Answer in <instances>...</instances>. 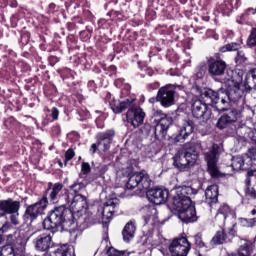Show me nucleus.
<instances>
[{
    "mask_svg": "<svg viewBox=\"0 0 256 256\" xmlns=\"http://www.w3.org/2000/svg\"><path fill=\"white\" fill-rule=\"evenodd\" d=\"M185 86L179 84H166L158 89V95L160 97V105L164 109H169L175 105V95L177 91H183Z\"/></svg>",
    "mask_w": 256,
    "mask_h": 256,
    "instance_id": "12",
    "label": "nucleus"
},
{
    "mask_svg": "<svg viewBox=\"0 0 256 256\" xmlns=\"http://www.w3.org/2000/svg\"><path fill=\"white\" fill-rule=\"evenodd\" d=\"M244 155H247V157H249V159H251L252 161H256V148L255 147L249 148L248 153Z\"/></svg>",
    "mask_w": 256,
    "mask_h": 256,
    "instance_id": "64",
    "label": "nucleus"
},
{
    "mask_svg": "<svg viewBox=\"0 0 256 256\" xmlns=\"http://www.w3.org/2000/svg\"><path fill=\"white\" fill-rule=\"evenodd\" d=\"M117 205H119V199L118 198L108 199L104 204L103 213H105V211H107L108 207H112V209H115V207H117Z\"/></svg>",
    "mask_w": 256,
    "mask_h": 256,
    "instance_id": "50",
    "label": "nucleus"
},
{
    "mask_svg": "<svg viewBox=\"0 0 256 256\" xmlns=\"http://www.w3.org/2000/svg\"><path fill=\"white\" fill-rule=\"evenodd\" d=\"M122 177L118 180V185L125 191H133L135 187L139 191H147L151 188V176L145 170L133 174V166H128L122 171Z\"/></svg>",
    "mask_w": 256,
    "mask_h": 256,
    "instance_id": "6",
    "label": "nucleus"
},
{
    "mask_svg": "<svg viewBox=\"0 0 256 256\" xmlns=\"http://www.w3.org/2000/svg\"><path fill=\"white\" fill-rule=\"evenodd\" d=\"M194 245L198 247V249H203V247H207L205 241L203 240V233L198 232L193 236Z\"/></svg>",
    "mask_w": 256,
    "mask_h": 256,
    "instance_id": "46",
    "label": "nucleus"
},
{
    "mask_svg": "<svg viewBox=\"0 0 256 256\" xmlns=\"http://www.w3.org/2000/svg\"><path fill=\"white\" fill-rule=\"evenodd\" d=\"M81 173L82 175H89L91 173V164L89 162H82Z\"/></svg>",
    "mask_w": 256,
    "mask_h": 256,
    "instance_id": "61",
    "label": "nucleus"
},
{
    "mask_svg": "<svg viewBox=\"0 0 256 256\" xmlns=\"http://www.w3.org/2000/svg\"><path fill=\"white\" fill-rule=\"evenodd\" d=\"M30 41L32 43H38L41 51H47V38L39 34V32H30Z\"/></svg>",
    "mask_w": 256,
    "mask_h": 256,
    "instance_id": "28",
    "label": "nucleus"
},
{
    "mask_svg": "<svg viewBox=\"0 0 256 256\" xmlns=\"http://www.w3.org/2000/svg\"><path fill=\"white\" fill-rule=\"evenodd\" d=\"M87 185L81 181V179H77L72 185L69 186V190L74 192V195H80L81 191L85 189Z\"/></svg>",
    "mask_w": 256,
    "mask_h": 256,
    "instance_id": "39",
    "label": "nucleus"
},
{
    "mask_svg": "<svg viewBox=\"0 0 256 256\" xmlns=\"http://www.w3.org/2000/svg\"><path fill=\"white\" fill-rule=\"evenodd\" d=\"M73 157H75V150H73V148H69L65 152V162H64L65 167H67V163H69V161H71Z\"/></svg>",
    "mask_w": 256,
    "mask_h": 256,
    "instance_id": "57",
    "label": "nucleus"
},
{
    "mask_svg": "<svg viewBox=\"0 0 256 256\" xmlns=\"http://www.w3.org/2000/svg\"><path fill=\"white\" fill-rule=\"evenodd\" d=\"M11 227H13V223H11V221H6L0 228V235H5V233L11 229Z\"/></svg>",
    "mask_w": 256,
    "mask_h": 256,
    "instance_id": "63",
    "label": "nucleus"
},
{
    "mask_svg": "<svg viewBox=\"0 0 256 256\" xmlns=\"http://www.w3.org/2000/svg\"><path fill=\"white\" fill-rule=\"evenodd\" d=\"M74 63L76 65V67H78V65H80L81 67H83V69H89L91 67V62H89V60H87V54H85V53H82L79 56H75Z\"/></svg>",
    "mask_w": 256,
    "mask_h": 256,
    "instance_id": "36",
    "label": "nucleus"
},
{
    "mask_svg": "<svg viewBox=\"0 0 256 256\" xmlns=\"http://www.w3.org/2000/svg\"><path fill=\"white\" fill-rule=\"evenodd\" d=\"M223 99V86L217 91L211 88H203L200 90V100L208 107H214L218 113H225L226 111L225 105H223Z\"/></svg>",
    "mask_w": 256,
    "mask_h": 256,
    "instance_id": "10",
    "label": "nucleus"
},
{
    "mask_svg": "<svg viewBox=\"0 0 256 256\" xmlns=\"http://www.w3.org/2000/svg\"><path fill=\"white\" fill-rule=\"evenodd\" d=\"M63 183L57 182L53 185L52 189L48 193V202L53 203V205L59 203V199H62L65 201V198L63 197V193L65 191H69V189L64 188L63 189Z\"/></svg>",
    "mask_w": 256,
    "mask_h": 256,
    "instance_id": "22",
    "label": "nucleus"
},
{
    "mask_svg": "<svg viewBox=\"0 0 256 256\" xmlns=\"http://www.w3.org/2000/svg\"><path fill=\"white\" fill-rule=\"evenodd\" d=\"M62 231H68L70 235V241H76L79 235V230L77 229V219L74 220L73 226H70L69 229H62Z\"/></svg>",
    "mask_w": 256,
    "mask_h": 256,
    "instance_id": "43",
    "label": "nucleus"
},
{
    "mask_svg": "<svg viewBox=\"0 0 256 256\" xmlns=\"http://www.w3.org/2000/svg\"><path fill=\"white\" fill-rule=\"evenodd\" d=\"M237 227V224H233L232 227L228 228V241H231L232 239H235L237 237V230L235 229Z\"/></svg>",
    "mask_w": 256,
    "mask_h": 256,
    "instance_id": "58",
    "label": "nucleus"
},
{
    "mask_svg": "<svg viewBox=\"0 0 256 256\" xmlns=\"http://www.w3.org/2000/svg\"><path fill=\"white\" fill-rule=\"evenodd\" d=\"M208 75L211 79H218L223 77L227 71H233L231 68H227V62L219 57V54L215 56L207 57Z\"/></svg>",
    "mask_w": 256,
    "mask_h": 256,
    "instance_id": "13",
    "label": "nucleus"
},
{
    "mask_svg": "<svg viewBox=\"0 0 256 256\" xmlns=\"http://www.w3.org/2000/svg\"><path fill=\"white\" fill-rule=\"evenodd\" d=\"M137 231V226L135 225V222L129 221L126 223L122 230V237L125 243H129L131 239L135 237V232Z\"/></svg>",
    "mask_w": 256,
    "mask_h": 256,
    "instance_id": "25",
    "label": "nucleus"
},
{
    "mask_svg": "<svg viewBox=\"0 0 256 256\" xmlns=\"http://www.w3.org/2000/svg\"><path fill=\"white\" fill-rule=\"evenodd\" d=\"M254 249L255 246L253 245V242L245 239L244 243H242L237 249V252L231 253L228 256H251L253 255Z\"/></svg>",
    "mask_w": 256,
    "mask_h": 256,
    "instance_id": "24",
    "label": "nucleus"
},
{
    "mask_svg": "<svg viewBox=\"0 0 256 256\" xmlns=\"http://www.w3.org/2000/svg\"><path fill=\"white\" fill-rule=\"evenodd\" d=\"M243 163V156H236L232 159V169L241 171Z\"/></svg>",
    "mask_w": 256,
    "mask_h": 256,
    "instance_id": "49",
    "label": "nucleus"
},
{
    "mask_svg": "<svg viewBox=\"0 0 256 256\" xmlns=\"http://www.w3.org/2000/svg\"><path fill=\"white\" fill-rule=\"evenodd\" d=\"M180 131L186 139H189L193 135V131H195V122L193 120H187L180 128Z\"/></svg>",
    "mask_w": 256,
    "mask_h": 256,
    "instance_id": "32",
    "label": "nucleus"
},
{
    "mask_svg": "<svg viewBox=\"0 0 256 256\" xmlns=\"http://www.w3.org/2000/svg\"><path fill=\"white\" fill-rule=\"evenodd\" d=\"M104 71L106 72V75H108L109 77H117V66L115 65L104 67Z\"/></svg>",
    "mask_w": 256,
    "mask_h": 256,
    "instance_id": "54",
    "label": "nucleus"
},
{
    "mask_svg": "<svg viewBox=\"0 0 256 256\" xmlns=\"http://www.w3.org/2000/svg\"><path fill=\"white\" fill-rule=\"evenodd\" d=\"M106 253L108 256H129V255H131V253L127 250H117L114 247H110Z\"/></svg>",
    "mask_w": 256,
    "mask_h": 256,
    "instance_id": "45",
    "label": "nucleus"
},
{
    "mask_svg": "<svg viewBox=\"0 0 256 256\" xmlns=\"http://www.w3.org/2000/svg\"><path fill=\"white\" fill-rule=\"evenodd\" d=\"M62 197L64 198V203L48 211L42 222L43 229L53 235L59 233V229H69V227L75 225V214L67 207L71 203V192L65 190L62 193Z\"/></svg>",
    "mask_w": 256,
    "mask_h": 256,
    "instance_id": "2",
    "label": "nucleus"
},
{
    "mask_svg": "<svg viewBox=\"0 0 256 256\" xmlns=\"http://www.w3.org/2000/svg\"><path fill=\"white\" fill-rule=\"evenodd\" d=\"M73 215L75 213H81L84 209H89V203L87 202V197L83 196L82 194H75L72 199H70L69 205Z\"/></svg>",
    "mask_w": 256,
    "mask_h": 256,
    "instance_id": "19",
    "label": "nucleus"
},
{
    "mask_svg": "<svg viewBox=\"0 0 256 256\" xmlns=\"http://www.w3.org/2000/svg\"><path fill=\"white\" fill-rule=\"evenodd\" d=\"M185 141H187V138L180 130L178 133L172 134L170 137H168V145L171 147H173V145L185 143Z\"/></svg>",
    "mask_w": 256,
    "mask_h": 256,
    "instance_id": "31",
    "label": "nucleus"
},
{
    "mask_svg": "<svg viewBox=\"0 0 256 256\" xmlns=\"http://www.w3.org/2000/svg\"><path fill=\"white\" fill-rule=\"evenodd\" d=\"M219 13H222L224 17H229L233 13V0H223L217 7Z\"/></svg>",
    "mask_w": 256,
    "mask_h": 256,
    "instance_id": "30",
    "label": "nucleus"
},
{
    "mask_svg": "<svg viewBox=\"0 0 256 256\" xmlns=\"http://www.w3.org/2000/svg\"><path fill=\"white\" fill-rule=\"evenodd\" d=\"M67 48L68 51H75L76 49H79V40L76 38L75 35L70 34L67 36Z\"/></svg>",
    "mask_w": 256,
    "mask_h": 256,
    "instance_id": "41",
    "label": "nucleus"
},
{
    "mask_svg": "<svg viewBox=\"0 0 256 256\" xmlns=\"http://www.w3.org/2000/svg\"><path fill=\"white\" fill-rule=\"evenodd\" d=\"M192 115L195 119H200L202 123H207L213 115L211 106H208L203 100H194L192 103Z\"/></svg>",
    "mask_w": 256,
    "mask_h": 256,
    "instance_id": "16",
    "label": "nucleus"
},
{
    "mask_svg": "<svg viewBox=\"0 0 256 256\" xmlns=\"http://www.w3.org/2000/svg\"><path fill=\"white\" fill-rule=\"evenodd\" d=\"M221 157V146L217 143H213L207 152L204 153V159L207 163V172L212 179H221L225 177L219 170V159Z\"/></svg>",
    "mask_w": 256,
    "mask_h": 256,
    "instance_id": "9",
    "label": "nucleus"
},
{
    "mask_svg": "<svg viewBox=\"0 0 256 256\" xmlns=\"http://www.w3.org/2000/svg\"><path fill=\"white\" fill-rule=\"evenodd\" d=\"M250 75L252 79V85H250L251 91H256V68L250 70Z\"/></svg>",
    "mask_w": 256,
    "mask_h": 256,
    "instance_id": "62",
    "label": "nucleus"
},
{
    "mask_svg": "<svg viewBox=\"0 0 256 256\" xmlns=\"http://www.w3.org/2000/svg\"><path fill=\"white\" fill-rule=\"evenodd\" d=\"M53 183H48V188L42 192L41 196L36 202L32 204L24 203V213L22 219L27 225H33L39 217L45 214L47 208L49 207V193L53 189Z\"/></svg>",
    "mask_w": 256,
    "mask_h": 256,
    "instance_id": "7",
    "label": "nucleus"
},
{
    "mask_svg": "<svg viewBox=\"0 0 256 256\" xmlns=\"http://www.w3.org/2000/svg\"><path fill=\"white\" fill-rule=\"evenodd\" d=\"M80 35V39L81 41H83V43H87V41H89V39H91V31L89 30H83L79 33Z\"/></svg>",
    "mask_w": 256,
    "mask_h": 256,
    "instance_id": "60",
    "label": "nucleus"
},
{
    "mask_svg": "<svg viewBox=\"0 0 256 256\" xmlns=\"http://www.w3.org/2000/svg\"><path fill=\"white\" fill-rule=\"evenodd\" d=\"M168 249L171 256H187L191 251V242L187 237H177L172 240Z\"/></svg>",
    "mask_w": 256,
    "mask_h": 256,
    "instance_id": "15",
    "label": "nucleus"
},
{
    "mask_svg": "<svg viewBox=\"0 0 256 256\" xmlns=\"http://www.w3.org/2000/svg\"><path fill=\"white\" fill-rule=\"evenodd\" d=\"M37 77H39V79H42L43 81H49L51 79V76L49 75V70L41 71L37 69Z\"/></svg>",
    "mask_w": 256,
    "mask_h": 256,
    "instance_id": "56",
    "label": "nucleus"
},
{
    "mask_svg": "<svg viewBox=\"0 0 256 256\" xmlns=\"http://www.w3.org/2000/svg\"><path fill=\"white\" fill-rule=\"evenodd\" d=\"M248 47H256V28H252L251 33L247 39Z\"/></svg>",
    "mask_w": 256,
    "mask_h": 256,
    "instance_id": "52",
    "label": "nucleus"
},
{
    "mask_svg": "<svg viewBox=\"0 0 256 256\" xmlns=\"http://www.w3.org/2000/svg\"><path fill=\"white\" fill-rule=\"evenodd\" d=\"M150 203L154 205H163L169 199V189L167 188H152L146 192Z\"/></svg>",
    "mask_w": 256,
    "mask_h": 256,
    "instance_id": "17",
    "label": "nucleus"
},
{
    "mask_svg": "<svg viewBox=\"0 0 256 256\" xmlns=\"http://www.w3.org/2000/svg\"><path fill=\"white\" fill-rule=\"evenodd\" d=\"M21 209V201L7 198L0 200V219L10 215L12 225H19V211Z\"/></svg>",
    "mask_w": 256,
    "mask_h": 256,
    "instance_id": "11",
    "label": "nucleus"
},
{
    "mask_svg": "<svg viewBox=\"0 0 256 256\" xmlns=\"http://www.w3.org/2000/svg\"><path fill=\"white\" fill-rule=\"evenodd\" d=\"M61 79H75V72L69 68H63L59 71Z\"/></svg>",
    "mask_w": 256,
    "mask_h": 256,
    "instance_id": "47",
    "label": "nucleus"
},
{
    "mask_svg": "<svg viewBox=\"0 0 256 256\" xmlns=\"http://www.w3.org/2000/svg\"><path fill=\"white\" fill-rule=\"evenodd\" d=\"M206 203L208 205H215L219 201V185L212 184L205 190Z\"/></svg>",
    "mask_w": 256,
    "mask_h": 256,
    "instance_id": "23",
    "label": "nucleus"
},
{
    "mask_svg": "<svg viewBox=\"0 0 256 256\" xmlns=\"http://www.w3.org/2000/svg\"><path fill=\"white\" fill-rule=\"evenodd\" d=\"M31 41V32L23 31L19 40L21 47H25V45H29Z\"/></svg>",
    "mask_w": 256,
    "mask_h": 256,
    "instance_id": "48",
    "label": "nucleus"
},
{
    "mask_svg": "<svg viewBox=\"0 0 256 256\" xmlns=\"http://www.w3.org/2000/svg\"><path fill=\"white\" fill-rule=\"evenodd\" d=\"M251 167H253V160L251 158H249V156L247 155H242V168L241 171H253V169H251Z\"/></svg>",
    "mask_w": 256,
    "mask_h": 256,
    "instance_id": "44",
    "label": "nucleus"
},
{
    "mask_svg": "<svg viewBox=\"0 0 256 256\" xmlns=\"http://www.w3.org/2000/svg\"><path fill=\"white\" fill-rule=\"evenodd\" d=\"M243 69L228 70L226 81L223 86V105L226 112L218 119L216 123L217 129L224 131L229 137L237 135V119L239 112L237 109H229L231 103H239L244 101L245 96L251 93V81L246 77L243 83Z\"/></svg>",
    "mask_w": 256,
    "mask_h": 256,
    "instance_id": "1",
    "label": "nucleus"
},
{
    "mask_svg": "<svg viewBox=\"0 0 256 256\" xmlns=\"http://www.w3.org/2000/svg\"><path fill=\"white\" fill-rule=\"evenodd\" d=\"M38 21V31H40V33L43 35H51V21L49 20V17L44 15L38 16Z\"/></svg>",
    "mask_w": 256,
    "mask_h": 256,
    "instance_id": "27",
    "label": "nucleus"
},
{
    "mask_svg": "<svg viewBox=\"0 0 256 256\" xmlns=\"http://www.w3.org/2000/svg\"><path fill=\"white\" fill-rule=\"evenodd\" d=\"M234 61L237 65V67H245V65H247V62L249 61V59L247 58L245 51L238 50V52L234 58Z\"/></svg>",
    "mask_w": 256,
    "mask_h": 256,
    "instance_id": "38",
    "label": "nucleus"
},
{
    "mask_svg": "<svg viewBox=\"0 0 256 256\" xmlns=\"http://www.w3.org/2000/svg\"><path fill=\"white\" fill-rule=\"evenodd\" d=\"M151 129H153V126H151V124L144 123V125L140 128V133L145 137H149V135L151 134Z\"/></svg>",
    "mask_w": 256,
    "mask_h": 256,
    "instance_id": "55",
    "label": "nucleus"
},
{
    "mask_svg": "<svg viewBox=\"0 0 256 256\" xmlns=\"http://www.w3.org/2000/svg\"><path fill=\"white\" fill-rule=\"evenodd\" d=\"M233 213V210L231 209V206L227 203H223L220 205V207L217 210V215H223L224 219H227L229 215Z\"/></svg>",
    "mask_w": 256,
    "mask_h": 256,
    "instance_id": "42",
    "label": "nucleus"
},
{
    "mask_svg": "<svg viewBox=\"0 0 256 256\" xmlns=\"http://www.w3.org/2000/svg\"><path fill=\"white\" fill-rule=\"evenodd\" d=\"M207 71H209V65H207L205 62H201L195 68V77L197 79H203V77L207 75Z\"/></svg>",
    "mask_w": 256,
    "mask_h": 256,
    "instance_id": "37",
    "label": "nucleus"
},
{
    "mask_svg": "<svg viewBox=\"0 0 256 256\" xmlns=\"http://www.w3.org/2000/svg\"><path fill=\"white\" fill-rule=\"evenodd\" d=\"M16 77L17 70L15 69V64L13 63H7L0 71V81H2V83H6L7 85L15 83Z\"/></svg>",
    "mask_w": 256,
    "mask_h": 256,
    "instance_id": "20",
    "label": "nucleus"
},
{
    "mask_svg": "<svg viewBox=\"0 0 256 256\" xmlns=\"http://www.w3.org/2000/svg\"><path fill=\"white\" fill-rule=\"evenodd\" d=\"M229 243V236L225 229L218 230L210 241V245H225Z\"/></svg>",
    "mask_w": 256,
    "mask_h": 256,
    "instance_id": "26",
    "label": "nucleus"
},
{
    "mask_svg": "<svg viewBox=\"0 0 256 256\" xmlns=\"http://www.w3.org/2000/svg\"><path fill=\"white\" fill-rule=\"evenodd\" d=\"M24 243L25 240L21 235L9 234L6 238V244L0 250V256H17L15 251H19Z\"/></svg>",
    "mask_w": 256,
    "mask_h": 256,
    "instance_id": "14",
    "label": "nucleus"
},
{
    "mask_svg": "<svg viewBox=\"0 0 256 256\" xmlns=\"http://www.w3.org/2000/svg\"><path fill=\"white\" fill-rule=\"evenodd\" d=\"M152 119L155 123L154 137L156 141H165L169 128L173 125V118L164 113L163 110H155Z\"/></svg>",
    "mask_w": 256,
    "mask_h": 256,
    "instance_id": "8",
    "label": "nucleus"
},
{
    "mask_svg": "<svg viewBox=\"0 0 256 256\" xmlns=\"http://www.w3.org/2000/svg\"><path fill=\"white\" fill-rule=\"evenodd\" d=\"M34 247L36 251L41 253L47 252L53 247V236L51 234L42 233L34 239Z\"/></svg>",
    "mask_w": 256,
    "mask_h": 256,
    "instance_id": "18",
    "label": "nucleus"
},
{
    "mask_svg": "<svg viewBox=\"0 0 256 256\" xmlns=\"http://www.w3.org/2000/svg\"><path fill=\"white\" fill-rule=\"evenodd\" d=\"M44 95L45 97H47L48 99H55V97H57V86H55L54 84H52L51 82H48L44 85Z\"/></svg>",
    "mask_w": 256,
    "mask_h": 256,
    "instance_id": "35",
    "label": "nucleus"
},
{
    "mask_svg": "<svg viewBox=\"0 0 256 256\" xmlns=\"http://www.w3.org/2000/svg\"><path fill=\"white\" fill-rule=\"evenodd\" d=\"M245 197H249L250 199H256V185L251 186V179H245L244 186Z\"/></svg>",
    "mask_w": 256,
    "mask_h": 256,
    "instance_id": "34",
    "label": "nucleus"
},
{
    "mask_svg": "<svg viewBox=\"0 0 256 256\" xmlns=\"http://www.w3.org/2000/svg\"><path fill=\"white\" fill-rule=\"evenodd\" d=\"M115 137L114 130H108L106 132L99 133L97 135L98 145H100V149L105 153L111 149V143L113 142V138Z\"/></svg>",
    "mask_w": 256,
    "mask_h": 256,
    "instance_id": "21",
    "label": "nucleus"
},
{
    "mask_svg": "<svg viewBox=\"0 0 256 256\" xmlns=\"http://www.w3.org/2000/svg\"><path fill=\"white\" fill-rule=\"evenodd\" d=\"M146 21H155V19H157V12H155V9H153V7H148L146 9Z\"/></svg>",
    "mask_w": 256,
    "mask_h": 256,
    "instance_id": "51",
    "label": "nucleus"
},
{
    "mask_svg": "<svg viewBox=\"0 0 256 256\" xmlns=\"http://www.w3.org/2000/svg\"><path fill=\"white\" fill-rule=\"evenodd\" d=\"M19 127H21V123L13 116H10L3 120V129L10 131V133H13V131H17Z\"/></svg>",
    "mask_w": 256,
    "mask_h": 256,
    "instance_id": "29",
    "label": "nucleus"
},
{
    "mask_svg": "<svg viewBox=\"0 0 256 256\" xmlns=\"http://www.w3.org/2000/svg\"><path fill=\"white\" fill-rule=\"evenodd\" d=\"M199 149H201V143L199 142L191 140L185 143L182 150L172 157V167L180 171V173L189 171L199 159Z\"/></svg>",
    "mask_w": 256,
    "mask_h": 256,
    "instance_id": "5",
    "label": "nucleus"
},
{
    "mask_svg": "<svg viewBox=\"0 0 256 256\" xmlns=\"http://www.w3.org/2000/svg\"><path fill=\"white\" fill-rule=\"evenodd\" d=\"M194 190L191 186H181L176 189L172 197V209L174 215L182 221L184 225H191L199 221L195 202L191 200Z\"/></svg>",
    "mask_w": 256,
    "mask_h": 256,
    "instance_id": "3",
    "label": "nucleus"
},
{
    "mask_svg": "<svg viewBox=\"0 0 256 256\" xmlns=\"http://www.w3.org/2000/svg\"><path fill=\"white\" fill-rule=\"evenodd\" d=\"M239 49H241V43H237V42H232V43H228L222 47L219 48L220 53H227V52H231V51H240Z\"/></svg>",
    "mask_w": 256,
    "mask_h": 256,
    "instance_id": "40",
    "label": "nucleus"
},
{
    "mask_svg": "<svg viewBox=\"0 0 256 256\" xmlns=\"http://www.w3.org/2000/svg\"><path fill=\"white\" fill-rule=\"evenodd\" d=\"M137 99L133 97H128L123 100H117L113 98L109 101V105L113 113L115 115H119L120 113H123V111L126 112V121L134 127V129H138V127H141L143 123H145V110L141 108V106L137 105L136 103Z\"/></svg>",
    "mask_w": 256,
    "mask_h": 256,
    "instance_id": "4",
    "label": "nucleus"
},
{
    "mask_svg": "<svg viewBox=\"0 0 256 256\" xmlns=\"http://www.w3.org/2000/svg\"><path fill=\"white\" fill-rule=\"evenodd\" d=\"M240 223L242 225V227H255L256 225V218H250V219H247V218H241L240 219Z\"/></svg>",
    "mask_w": 256,
    "mask_h": 256,
    "instance_id": "53",
    "label": "nucleus"
},
{
    "mask_svg": "<svg viewBox=\"0 0 256 256\" xmlns=\"http://www.w3.org/2000/svg\"><path fill=\"white\" fill-rule=\"evenodd\" d=\"M111 21L110 19L102 18L98 21L99 29H109L111 27Z\"/></svg>",
    "mask_w": 256,
    "mask_h": 256,
    "instance_id": "59",
    "label": "nucleus"
},
{
    "mask_svg": "<svg viewBox=\"0 0 256 256\" xmlns=\"http://www.w3.org/2000/svg\"><path fill=\"white\" fill-rule=\"evenodd\" d=\"M46 256H75V255L72 254L71 248H69V246L64 245L57 248L53 252H47Z\"/></svg>",
    "mask_w": 256,
    "mask_h": 256,
    "instance_id": "33",
    "label": "nucleus"
}]
</instances>
